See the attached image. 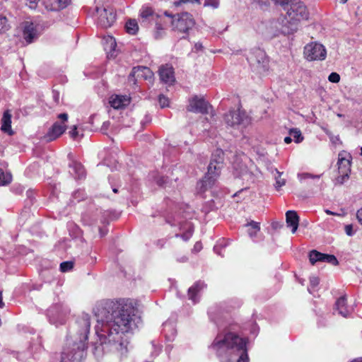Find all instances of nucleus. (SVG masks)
Here are the masks:
<instances>
[{"instance_id": "nucleus-1", "label": "nucleus", "mask_w": 362, "mask_h": 362, "mask_svg": "<svg viewBox=\"0 0 362 362\" xmlns=\"http://www.w3.org/2000/svg\"><path fill=\"white\" fill-rule=\"evenodd\" d=\"M95 315L98 339L93 345V354L98 357L105 351L125 355L128 344L125 334L133 332L141 323L136 309L124 300H109L97 306Z\"/></svg>"}, {"instance_id": "nucleus-2", "label": "nucleus", "mask_w": 362, "mask_h": 362, "mask_svg": "<svg viewBox=\"0 0 362 362\" xmlns=\"http://www.w3.org/2000/svg\"><path fill=\"white\" fill-rule=\"evenodd\" d=\"M90 317L83 313L76 321L66 338L60 362H81L86 348Z\"/></svg>"}, {"instance_id": "nucleus-3", "label": "nucleus", "mask_w": 362, "mask_h": 362, "mask_svg": "<svg viewBox=\"0 0 362 362\" xmlns=\"http://www.w3.org/2000/svg\"><path fill=\"white\" fill-rule=\"evenodd\" d=\"M221 362H248L247 340L236 334L228 332L216 336L211 345Z\"/></svg>"}, {"instance_id": "nucleus-4", "label": "nucleus", "mask_w": 362, "mask_h": 362, "mask_svg": "<svg viewBox=\"0 0 362 362\" xmlns=\"http://www.w3.org/2000/svg\"><path fill=\"white\" fill-rule=\"evenodd\" d=\"M223 166V152L217 149L212 157L208 166V170L203 180L199 183L200 190L205 191L213 187L221 174Z\"/></svg>"}, {"instance_id": "nucleus-5", "label": "nucleus", "mask_w": 362, "mask_h": 362, "mask_svg": "<svg viewBox=\"0 0 362 362\" xmlns=\"http://www.w3.org/2000/svg\"><path fill=\"white\" fill-rule=\"evenodd\" d=\"M224 122L228 127L243 132L250 124L251 118L245 110L238 108L225 114Z\"/></svg>"}, {"instance_id": "nucleus-6", "label": "nucleus", "mask_w": 362, "mask_h": 362, "mask_svg": "<svg viewBox=\"0 0 362 362\" xmlns=\"http://www.w3.org/2000/svg\"><path fill=\"white\" fill-rule=\"evenodd\" d=\"M247 61L258 72L268 70L269 59L265 52L259 48L253 49L247 55Z\"/></svg>"}, {"instance_id": "nucleus-7", "label": "nucleus", "mask_w": 362, "mask_h": 362, "mask_svg": "<svg viewBox=\"0 0 362 362\" xmlns=\"http://www.w3.org/2000/svg\"><path fill=\"white\" fill-rule=\"evenodd\" d=\"M351 158L350 154L346 152L339 153L337 162L339 175L335 179L336 185H342L349 180L351 173Z\"/></svg>"}, {"instance_id": "nucleus-8", "label": "nucleus", "mask_w": 362, "mask_h": 362, "mask_svg": "<svg viewBox=\"0 0 362 362\" xmlns=\"http://www.w3.org/2000/svg\"><path fill=\"white\" fill-rule=\"evenodd\" d=\"M303 54L308 61H322L327 57V50L322 44L313 42L305 46Z\"/></svg>"}, {"instance_id": "nucleus-9", "label": "nucleus", "mask_w": 362, "mask_h": 362, "mask_svg": "<svg viewBox=\"0 0 362 362\" xmlns=\"http://www.w3.org/2000/svg\"><path fill=\"white\" fill-rule=\"evenodd\" d=\"M95 12L98 16V24L102 28L110 27L115 21V13L112 8L96 7Z\"/></svg>"}, {"instance_id": "nucleus-10", "label": "nucleus", "mask_w": 362, "mask_h": 362, "mask_svg": "<svg viewBox=\"0 0 362 362\" xmlns=\"http://www.w3.org/2000/svg\"><path fill=\"white\" fill-rule=\"evenodd\" d=\"M211 107V106L203 98L194 95L189 99L187 110L189 112L204 115L209 112V109Z\"/></svg>"}, {"instance_id": "nucleus-11", "label": "nucleus", "mask_w": 362, "mask_h": 362, "mask_svg": "<svg viewBox=\"0 0 362 362\" xmlns=\"http://www.w3.org/2000/svg\"><path fill=\"white\" fill-rule=\"evenodd\" d=\"M159 76L162 82L170 86L175 82L174 71L168 64L162 66L159 69Z\"/></svg>"}, {"instance_id": "nucleus-12", "label": "nucleus", "mask_w": 362, "mask_h": 362, "mask_svg": "<svg viewBox=\"0 0 362 362\" xmlns=\"http://www.w3.org/2000/svg\"><path fill=\"white\" fill-rule=\"evenodd\" d=\"M66 125L56 122L48 131L45 138L47 141H54L60 136L66 130Z\"/></svg>"}, {"instance_id": "nucleus-13", "label": "nucleus", "mask_w": 362, "mask_h": 362, "mask_svg": "<svg viewBox=\"0 0 362 362\" xmlns=\"http://www.w3.org/2000/svg\"><path fill=\"white\" fill-rule=\"evenodd\" d=\"M23 37L28 43H31L37 37V32L33 23L25 21L23 23Z\"/></svg>"}, {"instance_id": "nucleus-14", "label": "nucleus", "mask_w": 362, "mask_h": 362, "mask_svg": "<svg viewBox=\"0 0 362 362\" xmlns=\"http://www.w3.org/2000/svg\"><path fill=\"white\" fill-rule=\"evenodd\" d=\"M130 98L127 95H113L109 99V103L114 109H122L129 105Z\"/></svg>"}, {"instance_id": "nucleus-15", "label": "nucleus", "mask_w": 362, "mask_h": 362, "mask_svg": "<svg viewBox=\"0 0 362 362\" xmlns=\"http://www.w3.org/2000/svg\"><path fill=\"white\" fill-rule=\"evenodd\" d=\"M205 288L204 282L197 281L188 289V298L193 304L199 300L200 292Z\"/></svg>"}, {"instance_id": "nucleus-16", "label": "nucleus", "mask_w": 362, "mask_h": 362, "mask_svg": "<svg viewBox=\"0 0 362 362\" xmlns=\"http://www.w3.org/2000/svg\"><path fill=\"white\" fill-rule=\"evenodd\" d=\"M70 0H42L45 8L49 11H58L65 8Z\"/></svg>"}, {"instance_id": "nucleus-17", "label": "nucleus", "mask_w": 362, "mask_h": 362, "mask_svg": "<svg viewBox=\"0 0 362 362\" xmlns=\"http://www.w3.org/2000/svg\"><path fill=\"white\" fill-rule=\"evenodd\" d=\"M286 221L288 227L291 228V232L296 233L299 223V216L295 211H288L286 213Z\"/></svg>"}, {"instance_id": "nucleus-18", "label": "nucleus", "mask_w": 362, "mask_h": 362, "mask_svg": "<svg viewBox=\"0 0 362 362\" xmlns=\"http://www.w3.org/2000/svg\"><path fill=\"white\" fill-rule=\"evenodd\" d=\"M131 75L146 80L152 78L153 72L148 67L138 66L133 68Z\"/></svg>"}, {"instance_id": "nucleus-19", "label": "nucleus", "mask_w": 362, "mask_h": 362, "mask_svg": "<svg viewBox=\"0 0 362 362\" xmlns=\"http://www.w3.org/2000/svg\"><path fill=\"white\" fill-rule=\"evenodd\" d=\"M66 312H58L54 308L48 310V316L51 323L58 325L63 324L65 322L64 316Z\"/></svg>"}, {"instance_id": "nucleus-20", "label": "nucleus", "mask_w": 362, "mask_h": 362, "mask_svg": "<svg viewBox=\"0 0 362 362\" xmlns=\"http://www.w3.org/2000/svg\"><path fill=\"white\" fill-rule=\"evenodd\" d=\"M1 129L7 133L9 135H13V132L11 129V115L8 110L4 112L3 117L1 119Z\"/></svg>"}, {"instance_id": "nucleus-21", "label": "nucleus", "mask_w": 362, "mask_h": 362, "mask_svg": "<svg viewBox=\"0 0 362 362\" xmlns=\"http://www.w3.org/2000/svg\"><path fill=\"white\" fill-rule=\"evenodd\" d=\"M70 173L74 175L76 179H81L85 177L86 173L83 165L76 161H72L69 164Z\"/></svg>"}, {"instance_id": "nucleus-22", "label": "nucleus", "mask_w": 362, "mask_h": 362, "mask_svg": "<svg viewBox=\"0 0 362 362\" xmlns=\"http://www.w3.org/2000/svg\"><path fill=\"white\" fill-rule=\"evenodd\" d=\"M335 309L338 313L343 317H347L349 314V310L346 306V299L345 296L340 297L337 299L335 303Z\"/></svg>"}, {"instance_id": "nucleus-23", "label": "nucleus", "mask_w": 362, "mask_h": 362, "mask_svg": "<svg viewBox=\"0 0 362 362\" xmlns=\"http://www.w3.org/2000/svg\"><path fill=\"white\" fill-rule=\"evenodd\" d=\"M194 23V18L190 13L182 12V32H186L192 29Z\"/></svg>"}, {"instance_id": "nucleus-24", "label": "nucleus", "mask_w": 362, "mask_h": 362, "mask_svg": "<svg viewBox=\"0 0 362 362\" xmlns=\"http://www.w3.org/2000/svg\"><path fill=\"white\" fill-rule=\"evenodd\" d=\"M164 15L165 16H168V17H170L171 18L172 21H171V25H172V28H173V30H177V31H180V19H181V16L180 13H176V14H173L172 13L168 11H165L164 12Z\"/></svg>"}, {"instance_id": "nucleus-25", "label": "nucleus", "mask_w": 362, "mask_h": 362, "mask_svg": "<svg viewBox=\"0 0 362 362\" xmlns=\"http://www.w3.org/2000/svg\"><path fill=\"white\" fill-rule=\"evenodd\" d=\"M126 31L130 35H135L139 30V25L135 19H129L125 24Z\"/></svg>"}, {"instance_id": "nucleus-26", "label": "nucleus", "mask_w": 362, "mask_h": 362, "mask_svg": "<svg viewBox=\"0 0 362 362\" xmlns=\"http://www.w3.org/2000/svg\"><path fill=\"white\" fill-rule=\"evenodd\" d=\"M324 254L317 250H312L309 254V259L311 264L314 265L317 262H323Z\"/></svg>"}, {"instance_id": "nucleus-27", "label": "nucleus", "mask_w": 362, "mask_h": 362, "mask_svg": "<svg viewBox=\"0 0 362 362\" xmlns=\"http://www.w3.org/2000/svg\"><path fill=\"white\" fill-rule=\"evenodd\" d=\"M246 226L250 227L248 230V234L251 238L255 237L260 230L259 223L253 221L246 224Z\"/></svg>"}, {"instance_id": "nucleus-28", "label": "nucleus", "mask_w": 362, "mask_h": 362, "mask_svg": "<svg viewBox=\"0 0 362 362\" xmlns=\"http://www.w3.org/2000/svg\"><path fill=\"white\" fill-rule=\"evenodd\" d=\"M183 228L186 229V233H182V240H187L192 235L194 226L191 222H186L185 226L182 225Z\"/></svg>"}, {"instance_id": "nucleus-29", "label": "nucleus", "mask_w": 362, "mask_h": 362, "mask_svg": "<svg viewBox=\"0 0 362 362\" xmlns=\"http://www.w3.org/2000/svg\"><path fill=\"white\" fill-rule=\"evenodd\" d=\"M153 14V11L150 7H143L140 11V16L143 19V21L147 20Z\"/></svg>"}, {"instance_id": "nucleus-30", "label": "nucleus", "mask_w": 362, "mask_h": 362, "mask_svg": "<svg viewBox=\"0 0 362 362\" xmlns=\"http://www.w3.org/2000/svg\"><path fill=\"white\" fill-rule=\"evenodd\" d=\"M289 134L293 137L296 143H300L303 140L301 132L298 129H291Z\"/></svg>"}, {"instance_id": "nucleus-31", "label": "nucleus", "mask_w": 362, "mask_h": 362, "mask_svg": "<svg viewBox=\"0 0 362 362\" xmlns=\"http://www.w3.org/2000/svg\"><path fill=\"white\" fill-rule=\"evenodd\" d=\"M10 28L6 16L0 15V33H5Z\"/></svg>"}, {"instance_id": "nucleus-32", "label": "nucleus", "mask_w": 362, "mask_h": 362, "mask_svg": "<svg viewBox=\"0 0 362 362\" xmlns=\"http://www.w3.org/2000/svg\"><path fill=\"white\" fill-rule=\"evenodd\" d=\"M194 217V211L188 206L186 205L185 208H182V219H192Z\"/></svg>"}, {"instance_id": "nucleus-33", "label": "nucleus", "mask_w": 362, "mask_h": 362, "mask_svg": "<svg viewBox=\"0 0 362 362\" xmlns=\"http://www.w3.org/2000/svg\"><path fill=\"white\" fill-rule=\"evenodd\" d=\"M322 262H328L332 265H337L339 263L337 259L334 255L327 254H324Z\"/></svg>"}, {"instance_id": "nucleus-34", "label": "nucleus", "mask_w": 362, "mask_h": 362, "mask_svg": "<svg viewBox=\"0 0 362 362\" xmlns=\"http://www.w3.org/2000/svg\"><path fill=\"white\" fill-rule=\"evenodd\" d=\"M11 181V176L10 175H6L4 171L0 169V185H4L9 183Z\"/></svg>"}, {"instance_id": "nucleus-35", "label": "nucleus", "mask_w": 362, "mask_h": 362, "mask_svg": "<svg viewBox=\"0 0 362 362\" xmlns=\"http://www.w3.org/2000/svg\"><path fill=\"white\" fill-rule=\"evenodd\" d=\"M73 267H74L73 262H71V261L64 262L60 264V270L62 272H67L70 271L73 268Z\"/></svg>"}, {"instance_id": "nucleus-36", "label": "nucleus", "mask_w": 362, "mask_h": 362, "mask_svg": "<svg viewBox=\"0 0 362 362\" xmlns=\"http://www.w3.org/2000/svg\"><path fill=\"white\" fill-rule=\"evenodd\" d=\"M219 0H205L204 6L217 8L219 6Z\"/></svg>"}, {"instance_id": "nucleus-37", "label": "nucleus", "mask_w": 362, "mask_h": 362, "mask_svg": "<svg viewBox=\"0 0 362 362\" xmlns=\"http://www.w3.org/2000/svg\"><path fill=\"white\" fill-rule=\"evenodd\" d=\"M278 174V176L275 177L276 179V183H275V187L276 189H279L282 186H284L286 183V181L284 178L281 177V173L279 172H276Z\"/></svg>"}, {"instance_id": "nucleus-38", "label": "nucleus", "mask_w": 362, "mask_h": 362, "mask_svg": "<svg viewBox=\"0 0 362 362\" xmlns=\"http://www.w3.org/2000/svg\"><path fill=\"white\" fill-rule=\"evenodd\" d=\"M85 192L83 190L78 189L75 191L73 194V197L75 199L77 202H80L85 198Z\"/></svg>"}, {"instance_id": "nucleus-39", "label": "nucleus", "mask_w": 362, "mask_h": 362, "mask_svg": "<svg viewBox=\"0 0 362 362\" xmlns=\"http://www.w3.org/2000/svg\"><path fill=\"white\" fill-rule=\"evenodd\" d=\"M158 103L160 107L163 108L168 106L169 100L168 98L164 96L163 95H159L158 96Z\"/></svg>"}, {"instance_id": "nucleus-40", "label": "nucleus", "mask_w": 362, "mask_h": 362, "mask_svg": "<svg viewBox=\"0 0 362 362\" xmlns=\"http://www.w3.org/2000/svg\"><path fill=\"white\" fill-rule=\"evenodd\" d=\"M328 80L332 83H338L340 81V76L336 72H332L329 75Z\"/></svg>"}, {"instance_id": "nucleus-41", "label": "nucleus", "mask_w": 362, "mask_h": 362, "mask_svg": "<svg viewBox=\"0 0 362 362\" xmlns=\"http://www.w3.org/2000/svg\"><path fill=\"white\" fill-rule=\"evenodd\" d=\"M203 50H204V47H203L202 44L200 42L195 43L193 48L192 49V52H196V53L202 52H203Z\"/></svg>"}, {"instance_id": "nucleus-42", "label": "nucleus", "mask_w": 362, "mask_h": 362, "mask_svg": "<svg viewBox=\"0 0 362 362\" xmlns=\"http://www.w3.org/2000/svg\"><path fill=\"white\" fill-rule=\"evenodd\" d=\"M107 45L110 46V50H114L116 47V42L115 38H113L112 37H109L108 39L107 40Z\"/></svg>"}, {"instance_id": "nucleus-43", "label": "nucleus", "mask_w": 362, "mask_h": 362, "mask_svg": "<svg viewBox=\"0 0 362 362\" xmlns=\"http://www.w3.org/2000/svg\"><path fill=\"white\" fill-rule=\"evenodd\" d=\"M320 280L317 276H311L310 278V284L312 288L316 287L319 284Z\"/></svg>"}, {"instance_id": "nucleus-44", "label": "nucleus", "mask_w": 362, "mask_h": 362, "mask_svg": "<svg viewBox=\"0 0 362 362\" xmlns=\"http://www.w3.org/2000/svg\"><path fill=\"white\" fill-rule=\"evenodd\" d=\"M202 249V243L200 242H197L194 245L192 252L197 253V252H199V251H201Z\"/></svg>"}, {"instance_id": "nucleus-45", "label": "nucleus", "mask_w": 362, "mask_h": 362, "mask_svg": "<svg viewBox=\"0 0 362 362\" xmlns=\"http://www.w3.org/2000/svg\"><path fill=\"white\" fill-rule=\"evenodd\" d=\"M345 232L349 236L353 235H354V231H353L352 226L351 225H346L345 226Z\"/></svg>"}, {"instance_id": "nucleus-46", "label": "nucleus", "mask_w": 362, "mask_h": 362, "mask_svg": "<svg viewBox=\"0 0 362 362\" xmlns=\"http://www.w3.org/2000/svg\"><path fill=\"white\" fill-rule=\"evenodd\" d=\"M69 134L71 136V137L75 139L76 137V136L78 135V132H77V127L76 125H74L72 128V129L69 132Z\"/></svg>"}, {"instance_id": "nucleus-47", "label": "nucleus", "mask_w": 362, "mask_h": 362, "mask_svg": "<svg viewBox=\"0 0 362 362\" xmlns=\"http://www.w3.org/2000/svg\"><path fill=\"white\" fill-rule=\"evenodd\" d=\"M58 118L63 122H65L68 119V115L66 113H61L58 115Z\"/></svg>"}, {"instance_id": "nucleus-48", "label": "nucleus", "mask_w": 362, "mask_h": 362, "mask_svg": "<svg viewBox=\"0 0 362 362\" xmlns=\"http://www.w3.org/2000/svg\"><path fill=\"white\" fill-rule=\"evenodd\" d=\"M356 217L358 222L362 225V207L357 211Z\"/></svg>"}, {"instance_id": "nucleus-49", "label": "nucleus", "mask_w": 362, "mask_h": 362, "mask_svg": "<svg viewBox=\"0 0 362 362\" xmlns=\"http://www.w3.org/2000/svg\"><path fill=\"white\" fill-rule=\"evenodd\" d=\"M185 3L197 4L199 5L201 1L200 0H182V4Z\"/></svg>"}, {"instance_id": "nucleus-50", "label": "nucleus", "mask_w": 362, "mask_h": 362, "mask_svg": "<svg viewBox=\"0 0 362 362\" xmlns=\"http://www.w3.org/2000/svg\"><path fill=\"white\" fill-rule=\"evenodd\" d=\"M325 212L328 214V215H333V216H339V214L335 213V212H333L329 209H325Z\"/></svg>"}, {"instance_id": "nucleus-51", "label": "nucleus", "mask_w": 362, "mask_h": 362, "mask_svg": "<svg viewBox=\"0 0 362 362\" xmlns=\"http://www.w3.org/2000/svg\"><path fill=\"white\" fill-rule=\"evenodd\" d=\"M292 141V139L290 136H286L284 138V142L286 144H290Z\"/></svg>"}, {"instance_id": "nucleus-52", "label": "nucleus", "mask_w": 362, "mask_h": 362, "mask_svg": "<svg viewBox=\"0 0 362 362\" xmlns=\"http://www.w3.org/2000/svg\"><path fill=\"white\" fill-rule=\"evenodd\" d=\"M4 306V303L2 300V292L0 291V308H3Z\"/></svg>"}, {"instance_id": "nucleus-53", "label": "nucleus", "mask_w": 362, "mask_h": 362, "mask_svg": "<svg viewBox=\"0 0 362 362\" xmlns=\"http://www.w3.org/2000/svg\"><path fill=\"white\" fill-rule=\"evenodd\" d=\"M218 247L219 246L218 245H215L214 247V250L216 253L218 254V255H221V253L218 252Z\"/></svg>"}, {"instance_id": "nucleus-54", "label": "nucleus", "mask_w": 362, "mask_h": 362, "mask_svg": "<svg viewBox=\"0 0 362 362\" xmlns=\"http://www.w3.org/2000/svg\"><path fill=\"white\" fill-rule=\"evenodd\" d=\"M239 175L242 177H243L244 176L247 175V170H245L244 172H241L240 173Z\"/></svg>"}, {"instance_id": "nucleus-55", "label": "nucleus", "mask_w": 362, "mask_h": 362, "mask_svg": "<svg viewBox=\"0 0 362 362\" xmlns=\"http://www.w3.org/2000/svg\"><path fill=\"white\" fill-rule=\"evenodd\" d=\"M351 362H362V358L354 359Z\"/></svg>"}, {"instance_id": "nucleus-56", "label": "nucleus", "mask_w": 362, "mask_h": 362, "mask_svg": "<svg viewBox=\"0 0 362 362\" xmlns=\"http://www.w3.org/2000/svg\"><path fill=\"white\" fill-rule=\"evenodd\" d=\"M100 233L101 237H103L105 235V233L104 231H103V230L101 228H100Z\"/></svg>"}, {"instance_id": "nucleus-57", "label": "nucleus", "mask_w": 362, "mask_h": 362, "mask_svg": "<svg viewBox=\"0 0 362 362\" xmlns=\"http://www.w3.org/2000/svg\"><path fill=\"white\" fill-rule=\"evenodd\" d=\"M112 191L115 192V193H117L118 192V189L117 187H112Z\"/></svg>"}, {"instance_id": "nucleus-58", "label": "nucleus", "mask_w": 362, "mask_h": 362, "mask_svg": "<svg viewBox=\"0 0 362 362\" xmlns=\"http://www.w3.org/2000/svg\"><path fill=\"white\" fill-rule=\"evenodd\" d=\"M203 211L205 213V214H207L209 211V209H203Z\"/></svg>"}, {"instance_id": "nucleus-59", "label": "nucleus", "mask_w": 362, "mask_h": 362, "mask_svg": "<svg viewBox=\"0 0 362 362\" xmlns=\"http://www.w3.org/2000/svg\"><path fill=\"white\" fill-rule=\"evenodd\" d=\"M347 1L348 0H341V4H345V3H346Z\"/></svg>"}, {"instance_id": "nucleus-60", "label": "nucleus", "mask_w": 362, "mask_h": 362, "mask_svg": "<svg viewBox=\"0 0 362 362\" xmlns=\"http://www.w3.org/2000/svg\"><path fill=\"white\" fill-rule=\"evenodd\" d=\"M361 155L362 156V147L361 148Z\"/></svg>"}]
</instances>
